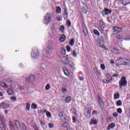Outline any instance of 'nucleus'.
I'll use <instances>...</instances> for the list:
<instances>
[{
  "mask_svg": "<svg viewBox=\"0 0 130 130\" xmlns=\"http://www.w3.org/2000/svg\"><path fill=\"white\" fill-rule=\"evenodd\" d=\"M119 88L121 89L122 87H126L127 85V81L125 77H122L121 78L120 80L119 81Z\"/></svg>",
  "mask_w": 130,
  "mask_h": 130,
  "instance_id": "1",
  "label": "nucleus"
},
{
  "mask_svg": "<svg viewBox=\"0 0 130 130\" xmlns=\"http://www.w3.org/2000/svg\"><path fill=\"white\" fill-rule=\"evenodd\" d=\"M97 43L100 47H101L102 48H104V38L103 36H101L98 38Z\"/></svg>",
  "mask_w": 130,
  "mask_h": 130,
  "instance_id": "2",
  "label": "nucleus"
},
{
  "mask_svg": "<svg viewBox=\"0 0 130 130\" xmlns=\"http://www.w3.org/2000/svg\"><path fill=\"white\" fill-rule=\"evenodd\" d=\"M0 120L2 122L1 124L3 126L1 127L2 130H6V128H7V124H6V122L5 121L4 115H3L2 114H0Z\"/></svg>",
  "mask_w": 130,
  "mask_h": 130,
  "instance_id": "3",
  "label": "nucleus"
},
{
  "mask_svg": "<svg viewBox=\"0 0 130 130\" xmlns=\"http://www.w3.org/2000/svg\"><path fill=\"white\" fill-rule=\"evenodd\" d=\"M36 78L33 75H30L29 77L26 78L25 80L26 83L27 84H31L35 81Z\"/></svg>",
  "mask_w": 130,
  "mask_h": 130,
  "instance_id": "4",
  "label": "nucleus"
},
{
  "mask_svg": "<svg viewBox=\"0 0 130 130\" xmlns=\"http://www.w3.org/2000/svg\"><path fill=\"white\" fill-rule=\"evenodd\" d=\"M106 76L107 79H104L103 80L104 83L105 84L110 83V82L112 81V77H111L110 74H109V73H107Z\"/></svg>",
  "mask_w": 130,
  "mask_h": 130,
  "instance_id": "5",
  "label": "nucleus"
},
{
  "mask_svg": "<svg viewBox=\"0 0 130 130\" xmlns=\"http://www.w3.org/2000/svg\"><path fill=\"white\" fill-rule=\"evenodd\" d=\"M31 56L33 58H38L39 56V53L37 49H34L31 53Z\"/></svg>",
  "mask_w": 130,
  "mask_h": 130,
  "instance_id": "6",
  "label": "nucleus"
},
{
  "mask_svg": "<svg viewBox=\"0 0 130 130\" xmlns=\"http://www.w3.org/2000/svg\"><path fill=\"white\" fill-rule=\"evenodd\" d=\"M50 21H51V18H50V15H49V14H47V15L45 16V18H44L45 24L48 25V24L50 23Z\"/></svg>",
  "mask_w": 130,
  "mask_h": 130,
  "instance_id": "7",
  "label": "nucleus"
},
{
  "mask_svg": "<svg viewBox=\"0 0 130 130\" xmlns=\"http://www.w3.org/2000/svg\"><path fill=\"white\" fill-rule=\"evenodd\" d=\"M111 14V10H110L108 9L105 8L104 10L102 12V15L103 17H105V16H108V15H110Z\"/></svg>",
  "mask_w": 130,
  "mask_h": 130,
  "instance_id": "8",
  "label": "nucleus"
},
{
  "mask_svg": "<svg viewBox=\"0 0 130 130\" xmlns=\"http://www.w3.org/2000/svg\"><path fill=\"white\" fill-rule=\"evenodd\" d=\"M61 60L62 62L65 64H69V63H70V60L69 59L64 56H63L61 58Z\"/></svg>",
  "mask_w": 130,
  "mask_h": 130,
  "instance_id": "9",
  "label": "nucleus"
},
{
  "mask_svg": "<svg viewBox=\"0 0 130 130\" xmlns=\"http://www.w3.org/2000/svg\"><path fill=\"white\" fill-rule=\"evenodd\" d=\"M113 29L115 34H118V33H119V32H121V31H122V28L117 27L116 26L114 27Z\"/></svg>",
  "mask_w": 130,
  "mask_h": 130,
  "instance_id": "10",
  "label": "nucleus"
},
{
  "mask_svg": "<svg viewBox=\"0 0 130 130\" xmlns=\"http://www.w3.org/2000/svg\"><path fill=\"white\" fill-rule=\"evenodd\" d=\"M0 107L3 108V109H8L10 107V106L9 104L3 102L1 104Z\"/></svg>",
  "mask_w": 130,
  "mask_h": 130,
  "instance_id": "11",
  "label": "nucleus"
},
{
  "mask_svg": "<svg viewBox=\"0 0 130 130\" xmlns=\"http://www.w3.org/2000/svg\"><path fill=\"white\" fill-rule=\"evenodd\" d=\"M7 92L8 95H15V91L13 90V89H12V87H10L9 88H8L7 90Z\"/></svg>",
  "mask_w": 130,
  "mask_h": 130,
  "instance_id": "12",
  "label": "nucleus"
},
{
  "mask_svg": "<svg viewBox=\"0 0 130 130\" xmlns=\"http://www.w3.org/2000/svg\"><path fill=\"white\" fill-rule=\"evenodd\" d=\"M98 100L99 101V105L101 107H103L104 106V103L103 102V100L101 99V97L98 96Z\"/></svg>",
  "mask_w": 130,
  "mask_h": 130,
  "instance_id": "13",
  "label": "nucleus"
},
{
  "mask_svg": "<svg viewBox=\"0 0 130 130\" xmlns=\"http://www.w3.org/2000/svg\"><path fill=\"white\" fill-rule=\"evenodd\" d=\"M120 3L123 6H127V5H129L130 4V0H124V1L121 0Z\"/></svg>",
  "mask_w": 130,
  "mask_h": 130,
  "instance_id": "14",
  "label": "nucleus"
},
{
  "mask_svg": "<svg viewBox=\"0 0 130 130\" xmlns=\"http://www.w3.org/2000/svg\"><path fill=\"white\" fill-rule=\"evenodd\" d=\"M51 49H52V48L51 47H48L46 49V54H49V53H51L52 51H51Z\"/></svg>",
  "mask_w": 130,
  "mask_h": 130,
  "instance_id": "15",
  "label": "nucleus"
},
{
  "mask_svg": "<svg viewBox=\"0 0 130 130\" xmlns=\"http://www.w3.org/2000/svg\"><path fill=\"white\" fill-rule=\"evenodd\" d=\"M14 122L17 128H21V125L18 120H15Z\"/></svg>",
  "mask_w": 130,
  "mask_h": 130,
  "instance_id": "16",
  "label": "nucleus"
},
{
  "mask_svg": "<svg viewBox=\"0 0 130 130\" xmlns=\"http://www.w3.org/2000/svg\"><path fill=\"white\" fill-rule=\"evenodd\" d=\"M104 25H103L102 23V25H100V27H99V30L102 34H103V32H104Z\"/></svg>",
  "mask_w": 130,
  "mask_h": 130,
  "instance_id": "17",
  "label": "nucleus"
},
{
  "mask_svg": "<svg viewBox=\"0 0 130 130\" xmlns=\"http://www.w3.org/2000/svg\"><path fill=\"white\" fill-rule=\"evenodd\" d=\"M114 127H115V124L114 123H112L108 125L107 129L109 130L110 128H113Z\"/></svg>",
  "mask_w": 130,
  "mask_h": 130,
  "instance_id": "18",
  "label": "nucleus"
},
{
  "mask_svg": "<svg viewBox=\"0 0 130 130\" xmlns=\"http://www.w3.org/2000/svg\"><path fill=\"white\" fill-rule=\"evenodd\" d=\"M82 30L84 35L87 36L88 35V30H87L86 26H83Z\"/></svg>",
  "mask_w": 130,
  "mask_h": 130,
  "instance_id": "19",
  "label": "nucleus"
},
{
  "mask_svg": "<svg viewBox=\"0 0 130 130\" xmlns=\"http://www.w3.org/2000/svg\"><path fill=\"white\" fill-rule=\"evenodd\" d=\"M60 42H63L66 40V35H61V37L59 39Z\"/></svg>",
  "mask_w": 130,
  "mask_h": 130,
  "instance_id": "20",
  "label": "nucleus"
},
{
  "mask_svg": "<svg viewBox=\"0 0 130 130\" xmlns=\"http://www.w3.org/2000/svg\"><path fill=\"white\" fill-rule=\"evenodd\" d=\"M9 124L10 125L11 129L15 130V125H14V123L12 121H9Z\"/></svg>",
  "mask_w": 130,
  "mask_h": 130,
  "instance_id": "21",
  "label": "nucleus"
},
{
  "mask_svg": "<svg viewBox=\"0 0 130 130\" xmlns=\"http://www.w3.org/2000/svg\"><path fill=\"white\" fill-rule=\"evenodd\" d=\"M69 66L71 71H73V69H74V67H75V64H74L73 62H71L69 63Z\"/></svg>",
  "mask_w": 130,
  "mask_h": 130,
  "instance_id": "22",
  "label": "nucleus"
},
{
  "mask_svg": "<svg viewBox=\"0 0 130 130\" xmlns=\"http://www.w3.org/2000/svg\"><path fill=\"white\" fill-rule=\"evenodd\" d=\"M93 71L95 72V74L97 77H99L100 76V72H99L98 70L96 68L93 69Z\"/></svg>",
  "mask_w": 130,
  "mask_h": 130,
  "instance_id": "23",
  "label": "nucleus"
},
{
  "mask_svg": "<svg viewBox=\"0 0 130 130\" xmlns=\"http://www.w3.org/2000/svg\"><path fill=\"white\" fill-rule=\"evenodd\" d=\"M71 101L72 98L71 96H68L65 100V102H66V103H70Z\"/></svg>",
  "mask_w": 130,
  "mask_h": 130,
  "instance_id": "24",
  "label": "nucleus"
},
{
  "mask_svg": "<svg viewBox=\"0 0 130 130\" xmlns=\"http://www.w3.org/2000/svg\"><path fill=\"white\" fill-rule=\"evenodd\" d=\"M98 123L97 120L92 119L91 121L90 122V124H94L96 125Z\"/></svg>",
  "mask_w": 130,
  "mask_h": 130,
  "instance_id": "25",
  "label": "nucleus"
},
{
  "mask_svg": "<svg viewBox=\"0 0 130 130\" xmlns=\"http://www.w3.org/2000/svg\"><path fill=\"white\" fill-rule=\"evenodd\" d=\"M82 12H83V13H85L86 14V13H87V11H88V9L87 8V6L85 5L82 8Z\"/></svg>",
  "mask_w": 130,
  "mask_h": 130,
  "instance_id": "26",
  "label": "nucleus"
},
{
  "mask_svg": "<svg viewBox=\"0 0 130 130\" xmlns=\"http://www.w3.org/2000/svg\"><path fill=\"white\" fill-rule=\"evenodd\" d=\"M1 86H2V87H3V88H8L9 87V85H8L5 82L1 83Z\"/></svg>",
  "mask_w": 130,
  "mask_h": 130,
  "instance_id": "27",
  "label": "nucleus"
},
{
  "mask_svg": "<svg viewBox=\"0 0 130 130\" xmlns=\"http://www.w3.org/2000/svg\"><path fill=\"white\" fill-rule=\"evenodd\" d=\"M64 14L63 15L64 19H68V12H67V8L64 9Z\"/></svg>",
  "mask_w": 130,
  "mask_h": 130,
  "instance_id": "28",
  "label": "nucleus"
},
{
  "mask_svg": "<svg viewBox=\"0 0 130 130\" xmlns=\"http://www.w3.org/2000/svg\"><path fill=\"white\" fill-rule=\"evenodd\" d=\"M22 130H28L27 128V126H26V124H25L24 123H22Z\"/></svg>",
  "mask_w": 130,
  "mask_h": 130,
  "instance_id": "29",
  "label": "nucleus"
},
{
  "mask_svg": "<svg viewBox=\"0 0 130 130\" xmlns=\"http://www.w3.org/2000/svg\"><path fill=\"white\" fill-rule=\"evenodd\" d=\"M63 72L64 73V74L66 75V76H68L69 75V71H68V70L66 69V68H63Z\"/></svg>",
  "mask_w": 130,
  "mask_h": 130,
  "instance_id": "30",
  "label": "nucleus"
},
{
  "mask_svg": "<svg viewBox=\"0 0 130 130\" xmlns=\"http://www.w3.org/2000/svg\"><path fill=\"white\" fill-rule=\"evenodd\" d=\"M50 89V84H47L45 88L46 91H48Z\"/></svg>",
  "mask_w": 130,
  "mask_h": 130,
  "instance_id": "31",
  "label": "nucleus"
},
{
  "mask_svg": "<svg viewBox=\"0 0 130 130\" xmlns=\"http://www.w3.org/2000/svg\"><path fill=\"white\" fill-rule=\"evenodd\" d=\"M25 109L27 111H29V110H30V105L29 103L26 104Z\"/></svg>",
  "mask_w": 130,
  "mask_h": 130,
  "instance_id": "32",
  "label": "nucleus"
},
{
  "mask_svg": "<svg viewBox=\"0 0 130 130\" xmlns=\"http://www.w3.org/2000/svg\"><path fill=\"white\" fill-rule=\"evenodd\" d=\"M61 53L63 55H64V54H66V49H64L63 48H61Z\"/></svg>",
  "mask_w": 130,
  "mask_h": 130,
  "instance_id": "33",
  "label": "nucleus"
},
{
  "mask_svg": "<svg viewBox=\"0 0 130 130\" xmlns=\"http://www.w3.org/2000/svg\"><path fill=\"white\" fill-rule=\"evenodd\" d=\"M60 11H61V9H60V7H57L56 8V13L57 14H59L60 13Z\"/></svg>",
  "mask_w": 130,
  "mask_h": 130,
  "instance_id": "34",
  "label": "nucleus"
},
{
  "mask_svg": "<svg viewBox=\"0 0 130 130\" xmlns=\"http://www.w3.org/2000/svg\"><path fill=\"white\" fill-rule=\"evenodd\" d=\"M114 99H118L119 98V94L115 93L114 95Z\"/></svg>",
  "mask_w": 130,
  "mask_h": 130,
  "instance_id": "35",
  "label": "nucleus"
},
{
  "mask_svg": "<svg viewBox=\"0 0 130 130\" xmlns=\"http://www.w3.org/2000/svg\"><path fill=\"white\" fill-rule=\"evenodd\" d=\"M31 108L32 109H36L37 108V105H36L35 104H32L31 105Z\"/></svg>",
  "mask_w": 130,
  "mask_h": 130,
  "instance_id": "36",
  "label": "nucleus"
},
{
  "mask_svg": "<svg viewBox=\"0 0 130 130\" xmlns=\"http://www.w3.org/2000/svg\"><path fill=\"white\" fill-rule=\"evenodd\" d=\"M59 30L60 31H61L62 33H63V31H64V26H63V25H61L59 28Z\"/></svg>",
  "mask_w": 130,
  "mask_h": 130,
  "instance_id": "37",
  "label": "nucleus"
},
{
  "mask_svg": "<svg viewBox=\"0 0 130 130\" xmlns=\"http://www.w3.org/2000/svg\"><path fill=\"white\" fill-rule=\"evenodd\" d=\"M93 33H94L96 35H98V36H99L100 35L99 31L96 29L93 30Z\"/></svg>",
  "mask_w": 130,
  "mask_h": 130,
  "instance_id": "38",
  "label": "nucleus"
},
{
  "mask_svg": "<svg viewBox=\"0 0 130 130\" xmlns=\"http://www.w3.org/2000/svg\"><path fill=\"white\" fill-rule=\"evenodd\" d=\"M121 101L120 100H118L117 102V106H121Z\"/></svg>",
  "mask_w": 130,
  "mask_h": 130,
  "instance_id": "39",
  "label": "nucleus"
},
{
  "mask_svg": "<svg viewBox=\"0 0 130 130\" xmlns=\"http://www.w3.org/2000/svg\"><path fill=\"white\" fill-rule=\"evenodd\" d=\"M74 41H75V40H74V39H72L70 41V44L71 46H73V45H74Z\"/></svg>",
  "mask_w": 130,
  "mask_h": 130,
  "instance_id": "40",
  "label": "nucleus"
},
{
  "mask_svg": "<svg viewBox=\"0 0 130 130\" xmlns=\"http://www.w3.org/2000/svg\"><path fill=\"white\" fill-rule=\"evenodd\" d=\"M121 66H129V63L128 62H124L121 64Z\"/></svg>",
  "mask_w": 130,
  "mask_h": 130,
  "instance_id": "41",
  "label": "nucleus"
},
{
  "mask_svg": "<svg viewBox=\"0 0 130 130\" xmlns=\"http://www.w3.org/2000/svg\"><path fill=\"white\" fill-rule=\"evenodd\" d=\"M117 112L118 113H119L120 114H121L122 113V110L121 108H119L117 109Z\"/></svg>",
  "mask_w": 130,
  "mask_h": 130,
  "instance_id": "42",
  "label": "nucleus"
},
{
  "mask_svg": "<svg viewBox=\"0 0 130 130\" xmlns=\"http://www.w3.org/2000/svg\"><path fill=\"white\" fill-rule=\"evenodd\" d=\"M67 25L68 27H71V21H70V20H67Z\"/></svg>",
  "mask_w": 130,
  "mask_h": 130,
  "instance_id": "43",
  "label": "nucleus"
},
{
  "mask_svg": "<svg viewBox=\"0 0 130 130\" xmlns=\"http://www.w3.org/2000/svg\"><path fill=\"white\" fill-rule=\"evenodd\" d=\"M11 100H13V101H17V98L15 96H12L11 98Z\"/></svg>",
  "mask_w": 130,
  "mask_h": 130,
  "instance_id": "44",
  "label": "nucleus"
},
{
  "mask_svg": "<svg viewBox=\"0 0 130 130\" xmlns=\"http://www.w3.org/2000/svg\"><path fill=\"white\" fill-rule=\"evenodd\" d=\"M66 48L68 52H70V51H71V47H70L69 46H67Z\"/></svg>",
  "mask_w": 130,
  "mask_h": 130,
  "instance_id": "45",
  "label": "nucleus"
},
{
  "mask_svg": "<svg viewBox=\"0 0 130 130\" xmlns=\"http://www.w3.org/2000/svg\"><path fill=\"white\" fill-rule=\"evenodd\" d=\"M46 116L48 117H51V114L50 113V112H48V113H47Z\"/></svg>",
  "mask_w": 130,
  "mask_h": 130,
  "instance_id": "46",
  "label": "nucleus"
},
{
  "mask_svg": "<svg viewBox=\"0 0 130 130\" xmlns=\"http://www.w3.org/2000/svg\"><path fill=\"white\" fill-rule=\"evenodd\" d=\"M73 56H74V57H76V56H77V53H76V51L75 50L73 51Z\"/></svg>",
  "mask_w": 130,
  "mask_h": 130,
  "instance_id": "47",
  "label": "nucleus"
},
{
  "mask_svg": "<svg viewBox=\"0 0 130 130\" xmlns=\"http://www.w3.org/2000/svg\"><path fill=\"white\" fill-rule=\"evenodd\" d=\"M102 70H105V66L103 64H101Z\"/></svg>",
  "mask_w": 130,
  "mask_h": 130,
  "instance_id": "48",
  "label": "nucleus"
},
{
  "mask_svg": "<svg viewBox=\"0 0 130 130\" xmlns=\"http://www.w3.org/2000/svg\"><path fill=\"white\" fill-rule=\"evenodd\" d=\"M116 38H117L118 39H122V36L117 35L116 36Z\"/></svg>",
  "mask_w": 130,
  "mask_h": 130,
  "instance_id": "49",
  "label": "nucleus"
},
{
  "mask_svg": "<svg viewBox=\"0 0 130 130\" xmlns=\"http://www.w3.org/2000/svg\"><path fill=\"white\" fill-rule=\"evenodd\" d=\"M62 91L64 93H67V89H66V88H63L62 89Z\"/></svg>",
  "mask_w": 130,
  "mask_h": 130,
  "instance_id": "50",
  "label": "nucleus"
},
{
  "mask_svg": "<svg viewBox=\"0 0 130 130\" xmlns=\"http://www.w3.org/2000/svg\"><path fill=\"white\" fill-rule=\"evenodd\" d=\"M18 88L19 89V90H24V86H19L18 87Z\"/></svg>",
  "mask_w": 130,
  "mask_h": 130,
  "instance_id": "51",
  "label": "nucleus"
},
{
  "mask_svg": "<svg viewBox=\"0 0 130 130\" xmlns=\"http://www.w3.org/2000/svg\"><path fill=\"white\" fill-rule=\"evenodd\" d=\"M59 117L61 118V117H63V115L62 114V112H60L59 114Z\"/></svg>",
  "mask_w": 130,
  "mask_h": 130,
  "instance_id": "52",
  "label": "nucleus"
},
{
  "mask_svg": "<svg viewBox=\"0 0 130 130\" xmlns=\"http://www.w3.org/2000/svg\"><path fill=\"white\" fill-rule=\"evenodd\" d=\"M40 123L41 125H44L45 124V122H43L42 120H40Z\"/></svg>",
  "mask_w": 130,
  "mask_h": 130,
  "instance_id": "53",
  "label": "nucleus"
},
{
  "mask_svg": "<svg viewBox=\"0 0 130 130\" xmlns=\"http://www.w3.org/2000/svg\"><path fill=\"white\" fill-rule=\"evenodd\" d=\"M117 115H118V114H117V113H114L113 114L114 117H117Z\"/></svg>",
  "mask_w": 130,
  "mask_h": 130,
  "instance_id": "54",
  "label": "nucleus"
},
{
  "mask_svg": "<svg viewBox=\"0 0 130 130\" xmlns=\"http://www.w3.org/2000/svg\"><path fill=\"white\" fill-rule=\"evenodd\" d=\"M87 114H88V115H91V110H87Z\"/></svg>",
  "mask_w": 130,
  "mask_h": 130,
  "instance_id": "55",
  "label": "nucleus"
},
{
  "mask_svg": "<svg viewBox=\"0 0 130 130\" xmlns=\"http://www.w3.org/2000/svg\"><path fill=\"white\" fill-rule=\"evenodd\" d=\"M49 127H50L51 128H52V127H53V124H51V123H49Z\"/></svg>",
  "mask_w": 130,
  "mask_h": 130,
  "instance_id": "56",
  "label": "nucleus"
},
{
  "mask_svg": "<svg viewBox=\"0 0 130 130\" xmlns=\"http://www.w3.org/2000/svg\"><path fill=\"white\" fill-rule=\"evenodd\" d=\"M114 64V60L113 59H111L110 61V64Z\"/></svg>",
  "mask_w": 130,
  "mask_h": 130,
  "instance_id": "57",
  "label": "nucleus"
},
{
  "mask_svg": "<svg viewBox=\"0 0 130 130\" xmlns=\"http://www.w3.org/2000/svg\"><path fill=\"white\" fill-rule=\"evenodd\" d=\"M125 40H129L130 39V37L128 36V37H125Z\"/></svg>",
  "mask_w": 130,
  "mask_h": 130,
  "instance_id": "58",
  "label": "nucleus"
},
{
  "mask_svg": "<svg viewBox=\"0 0 130 130\" xmlns=\"http://www.w3.org/2000/svg\"><path fill=\"white\" fill-rule=\"evenodd\" d=\"M97 114V111H95V110H94L93 111V112H92V115H94V114Z\"/></svg>",
  "mask_w": 130,
  "mask_h": 130,
  "instance_id": "59",
  "label": "nucleus"
},
{
  "mask_svg": "<svg viewBox=\"0 0 130 130\" xmlns=\"http://www.w3.org/2000/svg\"><path fill=\"white\" fill-rule=\"evenodd\" d=\"M73 122H76V117H73Z\"/></svg>",
  "mask_w": 130,
  "mask_h": 130,
  "instance_id": "60",
  "label": "nucleus"
},
{
  "mask_svg": "<svg viewBox=\"0 0 130 130\" xmlns=\"http://www.w3.org/2000/svg\"><path fill=\"white\" fill-rule=\"evenodd\" d=\"M79 80L80 81H83V80H84V78L82 77H79Z\"/></svg>",
  "mask_w": 130,
  "mask_h": 130,
  "instance_id": "61",
  "label": "nucleus"
},
{
  "mask_svg": "<svg viewBox=\"0 0 130 130\" xmlns=\"http://www.w3.org/2000/svg\"><path fill=\"white\" fill-rule=\"evenodd\" d=\"M113 77H118V74H114V75H113Z\"/></svg>",
  "mask_w": 130,
  "mask_h": 130,
  "instance_id": "62",
  "label": "nucleus"
},
{
  "mask_svg": "<svg viewBox=\"0 0 130 130\" xmlns=\"http://www.w3.org/2000/svg\"><path fill=\"white\" fill-rule=\"evenodd\" d=\"M44 112H45V113H46L47 114L48 112V111H47V110H44Z\"/></svg>",
  "mask_w": 130,
  "mask_h": 130,
  "instance_id": "63",
  "label": "nucleus"
},
{
  "mask_svg": "<svg viewBox=\"0 0 130 130\" xmlns=\"http://www.w3.org/2000/svg\"><path fill=\"white\" fill-rule=\"evenodd\" d=\"M121 59H122V58L120 57L119 59H117V60H118V61H120V60H121Z\"/></svg>",
  "mask_w": 130,
  "mask_h": 130,
  "instance_id": "64",
  "label": "nucleus"
}]
</instances>
